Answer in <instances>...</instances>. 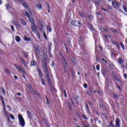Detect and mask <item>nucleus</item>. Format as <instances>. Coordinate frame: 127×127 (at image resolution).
I'll return each mask as SVG.
<instances>
[{
    "mask_svg": "<svg viewBox=\"0 0 127 127\" xmlns=\"http://www.w3.org/2000/svg\"><path fill=\"white\" fill-rule=\"evenodd\" d=\"M47 62V61L46 60V58H45L44 59L43 63V69L46 72V77L48 79V81H50V78L49 77V70L48 69V67H47V64H46V63Z\"/></svg>",
    "mask_w": 127,
    "mask_h": 127,
    "instance_id": "obj_1",
    "label": "nucleus"
},
{
    "mask_svg": "<svg viewBox=\"0 0 127 127\" xmlns=\"http://www.w3.org/2000/svg\"><path fill=\"white\" fill-rule=\"evenodd\" d=\"M60 56L62 58V63L63 65L64 68V72H67V66H68V63H67V61L66 60V59L65 57H64V56L62 55V54H60Z\"/></svg>",
    "mask_w": 127,
    "mask_h": 127,
    "instance_id": "obj_2",
    "label": "nucleus"
},
{
    "mask_svg": "<svg viewBox=\"0 0 127 127\" xmlns=\"http://www.w3.org/2000/svg\"><path fill=\"white\" fill-rule=\"evenodd\" d=\"M27 88L29 89L30 93L33 94H36L39 98H41V96H40V94H39L37 91H34L33 89H32V87H31V85L30 84H27Z\"/></svg>",
    "mask_w": 127,
    "mask_h": 127,
    "instance_id": "obj_3",
    "label": "nucleus"
},
{
    "mask_svg": "<svg viewBox=\"0 0 127 127\" xmlns=\"http://www.w3.org/2000/svg\"><path fill=\"white\" fill-rule=\"evenodd\" d=\"M18 118L20 126L22 127H24V126H25V122L24 121V119H23L22 115H21V114H18Z\"/></svg>",
    "mask_w": 127,
    "mask_h": 127,
    "instance_id": "obj_4",
    "label": "nucleus"
},
{
    "mask_svg": "<svg viewBox=\"0 0 127 127\" xmlns=\"http://www.w3.org/2000/svg\"><path fill=\"white\" fill-rule=\"evenodd\" d=\"M44 23H43L42 22H41L39 25H38V28H39L41 32L44 31Z\"/></svg>",
    "mask_w": 127,
    "mask_h": 127,
    "instance_id": "obj_5",
    "label": "nucleus"
},
{
    "mask_svg": "<svg viewBox=\"0 0 127 127\" xmlns=\"http://www.w3.org/2000/svg\"><path fill=\"white\" fill-rule=\"evenodd\" d=\"M15 68L19 71V72H22L23 74H25V71L23 70V69L22 68V67L17 65V64H15Z\"/></svg>",
    "mask_w": 127,
    "mask_h": 127,
    "instance_id": "obj_6",
    "label": "nucleus"
},
{
    "mask_svg": "<svg viewBox=\"0 0 127 127\" xmlns=\"http://www.w3.org/2000/svg\"><path fill=\"white\" fill-rule=\"evenodd\" d=\"M112 5L115 8H119L120 7V4L118 3V1L114 0L112 2Z\"/></svg>",
    "mask_w": 127,
    "mask_h": 127,
    "instance_id": "obj_7",
    "label": "nucleus"
},
{
    "mask_svg": "<svg viewBox=\"0 0 127 127\" xmlns=\"http://www.w3.org/2000/svg\"><path fill=\"white\" fill-rule=\"evenodd\" d=\"M3 113H4V115H5L6 117L8 118V117H9V114H8V112H7L5 109V104H4V106H3Z\"/></svg>",
    "mask_w": 127,
    "mask_h": 127,
    "instance_id": "obj_8",
    "label": "nucleus"
},
{
    "mask_svg": "<svg viewBox=\"0 0 127 127\" xmlns=\"http://www.w3.org/2000/svg\"><path fill=\"white\" fill-rule=\"evenodd\" d=\"M120 123H121V121H120V119H119V118H117L116 120L115 127H121V124Z\"/></svg>",
    "mask_w": 127,
    "mask_h": 127,
    "instance_id": "obj_9",
    "label": "nucleus"
},
{
    "mask_svg": "<svg viewBox=\"0 0 127 127\" xmlns=\"http://www.w3.org/2000/svg\"><path fill=\"white\" fill-rule=\"evenodd\" d=\"M20 62H21V63L23 65H24L26 68H27V67H28V66L27 65V64H26V62L23 59H20Z\"/></svg>",
    "mask_w": 127,
    "mask_h": 127,
    "instance_id": "obj_10",
    "label": "nucleus"
},
{
    "mask_svg": "<svg viewBox=\"0 0 127 127\" xmlns=\"http://www.w3.org/2000/svg\"><path fill=\"white\" fill-rule=\"evenodd\" d=\"M49 84L50 85V87L51 89V91L53 93H55V92H56V89H54V88H53V86L51 85V83H50V81H48Z\"/></svg>",
    "mask_w": 127,
    "mask_h": 127,
    "instance_id": "obj_11",
    "label": "nucleus"
},
{
    "mask_svg": "<svg viewBox=\"0 0 127 127\" xmlns=\"http://www.w3.org/2000/svg\"><path fill=\"white\" fill-rule=\"evenodd\" d=\"M31 29L34 32H36L37 28H36V26L34 24H32Z\"/></svg>",
    "mask_w": 127,
    "mask_h": 127,
    "instance_id": "obj_12",
    "label": "nucleus"
},
{
    "mask_svg": "<svg viewBox=\"0 0 127 127\" xmlns=\"http://www.w3.org/2000/svg\"><path fill=\"white\" fill-rule=\"evenodd\" d=\"M109 70L107 68H104L102 70V73L103 74V76L106 75V73H108Z\"/></svg>",
    "mask_w": 127,
    "mask_h": 127,
    "instance_id": "obj_13",
    "label": "nucleus"
},
{
    "mask_svg": "<svg viewBox=\"0 0 127 127\" xmlns=\"http://www.w3.org/2000/svg\"><path fill=\"white\" fill-rule=\"evenodd\" d=\"M21 3L24 7H25V8L28 9V6L27 5V3L23 1L21 2Z\"/></svg>",
    "mask_w": 127,
    "mask_h": 127,
    "instance_id": "obj_14",
    "label": "nucleus"
},
{
    "mask_svg": "<svg viewBox=\"0 0 127 127\" xmlns=\"http://www.w3.org/2000/svg\"><path fill=\"white\" fill-rule=\"evenodd\" d=\"M80 23L79 21H74L73 22V25L74 26H78V25H80Z\"/></svg>",
    "mask_w": 127,
    "mask_h": 127,
    "instance_id": "obj_15",
    "label": "nucleus"
},
{
    "mask_svg": "<svg viewBox=\"0 0 127 127\" xmlns=\"http://www.w3.org/2000/svg\"><path fill=\"white\" fill-rule=\"evenodd\" d=\"M28 17L29 18L30 22H31L32 24H34V19H33V18L32 17H30L29 16Z\"/></svg>",
    "mask_w": 127,
    "mask_h": 127,
    "instance_id": "obj_16",
    "label": "nucleus"
},
{
    "mask_svg": "<svg viewBox=\"0 0 127 127\" xmlns=\"http://www.w3.org/2000/svg\"><path fill=\"white\" fill-rule=\"evenodd\" d=\"M37 71L39 73V76L41 78H42V72L41 71V70L40 69V68H37Z\"/></svg>",
    "mask_w": 127,
    "mask_h": 127,
    "instance_id": "obj_17",
    "label": "nucleus"
},
{
    "mask_svg": "<svg viewBox=\"0 0 127 127\" xmlns=\"http://www.w3.org/2000/svg\"><path fill=\"white\" fill-rule=\"evenodd\" d=\"M27 114L28 118H29V119H32L31 117H32V113H31L29 111H27Z\"/></svg>",
    "mask_w": 127,
    "mask_h": 127,
    "instance_id": "obj_18",
    "label": "nucleus"
},
{
    "mask_svg": "<svg viewBox=\"0 0 127 127\" xmlns=\"http://www.w3.org/2000/svg\"><path fill=\"white\" fill-rule=\"evenodd\" d=\"M86 107L85 108L86 109V112L88 114H90V109H89V106H88V104L85 103Z\"/></svg>",
    "mask_w": 127,
    "mask_h": 127,
    "instance_id": "obj_19",
    "label": "nucleus"
},
{
    "mask_svg": "<svg viewBox=\"0 0 127 127\" xmlns=\"http://www.w3.org/2000/svg\"><path fill=\"white\" fill-rule=\"evenodd\" d=\"M12 23H13V24H14V25H15L16 26V27H19V24L16 22L15 20H13V21H12Z\"/></svg>",
    "mask_w": 127,
    "mask_h": 127,
    "instance_id": "obj_20",
    "label": "nucleus"
},
{
    "mask_svg": "<svg viewBox=\"0 0 127 127\" xmlns=\"http://www.w3.org/2000/svg\"><path fill=\"white\" fill-rule=\"evenodd\" d=\"M15 39L17 42H20L21 39H20V37L19 36H17L15 37Z\"/></svg>",
    "mask_w": 127,
    "mask_h": 127,
    "instance_id": "obj_21",
    "label": "nucleus"
},
{
    "mask_svg": "<svg viewBox=\"0 0 127 127\" xmlns=\"http://www.w3.org/2000/svg\"><path fill=\"white\" fill-rule=\"evenodd\" d=\"M119 64H123L124 63V59L122 58H120L118 60Z\"/></svg>",
    "mask_w": 127,
    "mask_h": 127,
    "instance_id": "obj_22",
    "label": "nucleus"
},
{
    "mask_svg": "<svg viewBox=\"0 0 127 127\" xmlns=\"http://www.w3.org/2000/svg\"><path fill=\"white\" fill-rule=\"evenodd\" d=\"M23 13H24V14H25V15L26 16H27L28 17H29L30 15H29V14L28 13V12H27V11L24 10Z\"/></svg>",
    "mask_w": 127,
    "mask_h": 127,
    "instance_id": "obj_23",
    "label": "nucleus"
},
{
    "mask_svg": "<svg viewBox=\"0 0 127 127\" xmlns=\"http://www.w3.org/2000/svg\"><path fill=\"white\" fill-rule=\"evenodd\" d=\"M72 100H74V101L75 102V103H77V100H78V97H77V96H74L73 97V99H70L71 102H72Z\"/></svg>",
    "mask_w": 127,
    "mask_h": 127,
    "instance_id": "obj_24",
    "label": "nucleus"
},
{
    "mask_svg": "<svg viewBox=\"0 0 127 127\" xmlns=\"http://www.w3.org/2000/svg\"><path fill=\"white\" fill-rule=\"evenodd\" d=\"M31 66H35V65H36V62L35 61H32L31 62Z\"/></svg>",
    "mask_w": 127,
    "mask_h": 127,
    "instance_id": "obj_25",
    "label": "nucleus"
},
{
    "mask_svg": "<svg viewBox=\"0 0 127 127\" xmlns=\"http://www.w3.org/2000/svg\"><path fill=\"white\" fill-rule=\"evenodd\" d=\"M68 23H69V25H73L74 21L73 20H69L68 21Z\"/></svg>",
    "mask_w": 127,
    "mask_h": 127,
    "instance_id": "obj_26",
    "label": "nucleus"
},
{
    "mask_svg": "<svg viewBox=\"0 0 127 127\" xmlns=\"http://www.w3.org/2000/svg\"><path fill=\"white\" fill-rule=\"evenodd\" d=\"M36 7H37V8H42V5L41 3H38L36 5Z\"/></svg>",
    "mask_w": 127,
    "mask_h": 127,
    "instance_id": "obj_27",
    "label": "nucleus"
},
{
    "mask_svg": "<svg viewBox=\"0 0 127 127\" xmlns=\"http://www.w3.org/2000/svg\"><path fill=\"white\" fill-rule=\"evenodd\" d=\"M20 21L23 25H26V22H25L23 19H21Z\"/></svg>",
    "mask_w": 127,
    "mask_h": 127,
    "instance_id": "obj_28",
    "label": "nucleus"
},
{
    "mask_svg": "<svg viewBox=\"0 0 127 127\" xmlns=\"http://www.w3.org/2000/svg\"><path fill=\"white\" fill-rule=\"evenodd\" d=\"M47 30H48V31H49V32H51V31H52V29L51 28V27H50V26H48L47 27Z\"/></svg>",
    "mask_w": 127,
    "mask_h": 127,
    "instance_id": "obj_29",
    "label": "nucleus"
},
{
    "mask_svg": "<svg viewBox=\"0 0 127 127\" xmlns=\"http://www.w3.org/2000/svg\"><path fill=\"white\" fill-rule=\"evenodd\" d=\"M42 32H43V33L44 37H45V39H46V40H47V39H47V36H46V34L45 33V31H44Z\"/></svg>",
    "mask_w": 127,
    "mask_h": 127,
    "instance_id": "obj_30",
    "label": "nucleus"
},
{
    "mask_svg": "<svg viewBox=\"0 0 127 127\" xmlns=\"http://www.w3.org/2000/svg\"><path fill=\"white\" fill-rule=\"evenodd\" d=\"M52 46V44L51 43V42H48V48L49 50L51 49Z\"/></svg>",
    "mask_w": 127,
    "mask_h": 127,
    "instance_id": "obj_31",
    "label": "nucleus"
},
{
    "mask_svg": "<svg viewBox=\"0 0 127 127\" xmlns=\"http://www.w3.org/2000/svg\"><path fill=\"white\" fill-rule=\"evenodd\" d=\"M79 15L81 17H84V16H85V14L84 13L79 12Z\"/></svg>",
    "mask_w": 127,
    "mask_h": 127,
    "instance_id": "obj_32",
    "label": "nucleus"
},
{
    "mask_svg": "<svg viewBox=\"0 0 127 127\" xmlns=\"http://www.w3.org/2000/svg\"><path fill=\"white\" fill-rule=\"evenodd\" d=\"M24 40H25V41H30V39L27 37H24Z\"/></svg>",
    "mask_w": 127,
    "mask_h": 127,
    "instance_id": "obj_33",
    "label": "nucleus"
},
{
    "mask_svg": "<svg viewBox=\"0 0 127 127\" xmlns=\"http://www.w3.org/2000/svg\"><path fill=\"white\" fill-rule=\"evenodd\" d=\"M71 61L72 62H73V63L74 64V65L75 64H76V62H77V60H76V59H75L74 58L71 59Z\"/></svg>",
    "mask_w": 127,
    "mask_h": 127,
    "instance_id": "obj_34",
    "label": "nucleus"
},
{
    "mask_svg": "<svg viewBox=\"0 0 127 127\" xmlns=\"http://www.w3.org/2000/svg\"><path fill=\"white\" fill-rule=\"evenodd\" d=\"M9 116L12 120H14V116L12 115L11 114H9Z\"/></svg>",
    "mask_w": 127,
    "mask_h": 127,
    "instance_id": "obj_35",
    "label": "nucleus"
},
{
    "mask_svg": "<svg viewBox=\"0 0 127 127\" xmlns=\"http://www.w3.org/2000/svg\"><path fill=\"white\" fill-rule=\"evenodd\" d=\"M0 100H2V104L3 105V106H4L5 104H4V101L3 100V98L1 96L0 97Z\"/></svg>",
    "mask_w": 127,
    "mask_h": 127,
    "instance_id": "obj_36",
    "label": "nucleus"
},
{
    "mask_svg": "<svg viewBox=\"0 0 127 127\" xmlns=\"http://www.w3.org/2000/svg\"><path fill=\"white\" fill-rule=\"evenodd\" d=\"M5 73H7L8 74H9L10 71L8 70V69L6 68L4 70Z\"/></svg>",
    "mask_w": 127,
    "mask_h": 127,
    "instance_id": "obj_37",
    "label": "nucleus"
},
{
    "mask_svg": "<svg viewBox=\"0 0 127 127\" xmlns=\"http://www.w3.org/2000/svg\"><path fill=\"white\" fill-rule=\"evenodd\" d=\"M22 54L25 56V57H26V58H27V54L26 53L23 52Z\"/></svg>",
    "mask_w": 127,
    "mask_h": 127,
    "instance_id": "obj_38",
    "label": "nucleus"
},
{
    "mask_svg": "<svg viewBox=\"0 0 127 127\" xmlns=\"http://www.w3.org/2000/svg\"><path fill=\"white\" fill-rule=\"evenodd\" d=\"M89 28L91 30H93L94 28L93 27V26H92V24H89Z\"/></svg>",
    "mask_w": 127,
    "mask_h": 127,
    "instance_id": "obj_39",
    "label": "nucleus"
},
{
    "mask_svg": "<svg viewBox=\"0 0 127 127\" xmlns=\"http://www.w3.org/2000/svg\"><path fill=\"white\" fill-rule=\"evenodd\" d=\"M71 72L72 76H73V77H75V72L73 70H71Z\"/></svg>",
    "mask_w": 127,
    "mask_h": 127,
    "instance_id": "obj_40",
    "label": "nucleus"
},
{
    "mask_svg": "<svg viewBox=\"0 0 127 127\" xmlns=\"http://www.w3.org/2000/svg\"><path fill=\"white\" fill-rule=\"evenodd\" d=\"M123 8H124L125 11L126 12H127V7H126L125 5H123Z\"/></svg>",
    "mask_w": 127,
    "mask_h": 127,
    "instance_id": "obj_41",
    "label": "nucleus"
},
{
    "mask_svg": "<svg viewBox=\"0 0 127 127\" xmlns=\"http://www.w3.org/2000/svg\"><path fill=\"white\" fill-rule=\"evenodd\" d=\"M114 79H115V80H117L118 81H119V77H118V76L117 75H115L113 76Z\"/></svg>",
    "mask_w": 127,
    "mask_h": 127,
    "instance_id": "obj_42",
    "label": "nucleus"
},
{
    "mask_svg": "<svg viewBox=\"0 0 127 127\" xmlns=\"http://www.w3.org/2000/svg\"><path fill=\"white\" fill-rule=\"evenodd\" d=\"M0 90L2 91V93H3V94H5V92H4V89H3V87H1Z\"/></svg>",
    "mask_w": 127,
    "mask_h": 127,
    "instance_id": "obj_43",
    "label": "nucleus"
},
{
    "mask_svg": "<svg viewBox=\"0 0 127 127\" xmlns=\"http://www.w3.org/2000/svg\"><path fill=\"white\" fill-rule=\"evenodd\" d=\"M111 30H112L113 32H118V31H117V30L115 29L114 28H111Z\"/></svg>",
    "mask_w": 127,
    "mask_h": 127,
    "instance_id": "obj_44",
    "label": "nucleus"
},
{
    "mask_svg": "<svg viewBox=\"0 0 127 127\" xmlns=\"http://www.w3.org/2000/svg\"><path fill=\"white\" fill-rule=\"evenodd\" d=\"M41 81L43 85H45V80L44 79H41Z\"/></svg>",
    "mask_w": 127,
    "mask_h": 127,
    "instance_id": "obj_45",
    "label": "nucleus"
},
{
    "mask_svg": "<svg viewBox=\"0 0 127 127\" xmlns=\"http://www.w3.org/2000/svg\"><path fill=\"white\" fill-rule=\"evenodd\" d=\"M107 8H108L109 9H112L113 7L112 6H111V5H108L107 6Z\"/></svg>",
    "mask_w": 127,
    "mask_h": 127,
    "instance_id": "obj_46",
    "label": "nucleus"
},
{
    "mask_svg": "<svg viewBox=\"0 0 127 127\" xmlns=\"http://www.w3.org/2000/svg\"><path fill=\"white\" fill-rule=\"evenodd\" d=\"M82 118H83V119H84V120H87V117L86 116V115H82Z\"/></svg>",
    "mask_w": 127,
    "mask_h": 127,
    "instance_id": "obj_47",
    "label": "nucleus"
},
{
    "mask_svg": "<svg viewBox=\"0 0 127 127\" xmlns=\"http://www.w3.org/2000/svg\"><path fill=\"white\" fill-rule=\"evenodd\" d=\"M88 17L89 19H93V16L89 15L88 16Z\"/></svg>",
    "mask_w": 127,
    "mask_h": 127,
    "instance_id": "obj_48",
    "label": "nucleus"
},
{
    "mask_svg": "<svg viewBox=\"0 0 127 127\" xmlns=\"http://www.w3.org/2000/svg\"><path fill=\"white\" fill-rule=\"evenodd\" d=\"M96 69L97 70H100V64H97L96 66Z\"/></svg>",
    "mask_w": 127,
    "mask_h": 127,
    "instance_id": "obj_49",
    "label": "nucleus"
},
{
    "mask_svg": "<svg viewBox=\"0 0 127 127\" xmlns=\"http://www.w3.org/2000/svg\"><path fill=\"white\" fill-rule=\"evenodd\" d=\"M120 45H121L123 49H125V46H124V44H123V42L120 43Z\"/></svg>",
    "mask_w": 127,
    "mask_h": 127,
    "instance_id": "obj_50",
    "label": "nucleus"
},
{
    "mask_svg": "<svg viewBox=\"0 0 127 127\" xmlns=\"http://www.w3.org/2000/svg\"><path fill=\"white\" fill-rule=\"evenodd\" d=\"M97 93H98V94H99V95H102V92L101 90H98Z\"/></svg>",
    "mask_w": 127,
    "mask_h": 127,
    "instance_id": "obj_51",
    "label": "nucleus"
},
{
    "mask_svg": "<svg viewBox=\"0 0 127 127\" xmlns=\"http://www.w3.org/2000/svg\"><path fill=\"white\" fill-rule=\"evenodd\" d=\"M102 62H105V63H106L107 64V63H108V62H107V61L105 60V59L103 58L102 59Z\"/></svg>",
    "mask_w": 127,
    "mask_h": 127,
    "instance_id": "obj_52",
    "label": "nucleus"
},
{
    "mask_svg": "<svg viewBox=\"0 0 127 127\" xmlns=\"http://www.w3.org/2000/svg\"><path fill=\"white\" fill-rule=\"evenodd\" d=\"M101 9H102L103 10H104V11H109V10L107 9H105L103 7H101Z\"/></svg>",
    "mask_w": 127,
    "mask_h": 127,
    "instance_id": "obj_53",
    "label": "nucleus"
},
{
    "mask_svg": "<svg viewBox=\"0 0 127 127\" xmlns=\"http://www.w3.org/2000/svg\"><path fill=\"white\" fill-rule=\"evenodd\" d=\"M84 88H88V84H87V83H84L83 85Z\"/></svg>",
    "mask_w": 127,
    "mask_h": 127,
    "instance_id": "obj_54",
    "label": "nucleus"
},
{
    "mask_svg": "<svg viewBox=\"0 0 127 127\" xmlns=\"http://www.w3.org/2000/svg\"><path fill=\"white\" fill-rule=\"evenodd\" d=\"M124 77L125 79H127V73H124Z\"/></svg>",
    "mask_w": 127,
    "mask_h": 127,
    "instance_id": "obj_55",
    "label": "nucleus"
},
{
    "mask_svg": "<svg viewBox=\"0 0 127 127\" xmlns=\"http://www.w3.org/2000/svg\"><path fill=\"white\" fill-rule=\"evenodd\" d=\"M46 4L48 6V9H50V6H49V4H48L47 2H46Z\"/></svg>",
    "mask_w": 127,
    "mask_h": 127,
    "instance_id": "obj_56",
    "label": "nucleus"
},
{
    "mask_svg": "<svg viewBox=\"0 0 127 127\" xmlns=\"http://www.w3.org/2000/svg\"><path fill=\"white\" fill-rule=\"evenodd\" d=\"M10 6V5H9V4H6V8H9Z\"/></svg>",
    "mask_w": 127,
    "mask_h": 127,
    "instance_id": "obj_57",
    "label": "nucleus"
},
{
    "mask_svg": "<svg viewBox=\"0 0 127 127\" xmlns=\"http://www.w3.org/2000/svg\"><path fill=\"white\" fill-rule=\"evenodd\" d=\"M114 97L117 100H118V96H117V94H114Z\"/></svg>",
    "mask_w": 127,
    "mask_h": 127,
    "instance_id": "obj_58",
    "label": "nucleus"
},
{
    "mask_svg": "<svg viewBox=\"0 0 127 127\" xmlns=\"http://www.w3.org/2000/svg\"><path fill=\"white\" fill-rule=\"evenodd\" d=\"M102 116H103V117H104V118H107V115H106V114H105V113H102Z\"/></svg>",
    "mask_w": 127,
    "mask_h": 127,
    "instance_id": "obj_59",
    "label": "nucleus"
},
{
    "mask_svg": "<svg viewBox=\"0 0 127 127\" xmlns=\"http://www.w3.org/2000/svg\"><path fill=\"white\" fill-rule=\"evenodd\" d=\"M11 30H12V31H14V26H11Z\"/></svg>",
    "mask_w": 127,
    "mask_h": 127,
    "instance_id": "obj_60",
    "label": "nucleus"
},
{
    "mask_svg": "<svg viewBox=\"0 0 127 127\" xmlns=\"http://www.w3.org/2000/svg\"><path fill=\"white\" fill-rule=\"evenodd\" d=\"M37 36L39 39H40V34H39L38 33H37Z\"/></svg>",
    "mask_w": 127,
    "mask_h": 127,
    "instance_id": "obj_61",
    "label": "nucleus"
},
{
    "mask_svg": "<svg viewBox=\"0 0 127 127\" xmlns=\"http://www.w3.org/2000/svg\"><path fill=\"white\" fill-rule=\"evenodd\" d=\"M7 108H9V109L8 110V111H11V108H10V107H9V106L7 105Z\"/></svg>",
    "mask_w": 127,
    "mask_h": 127,
    "instance_id": "obj_62",
    "label": "nucleus"
},
{
    "mask_svg": "<svg viewBox=\"0 0 127 127\" xmlns=\"http://www.w3.org/2000/svg\"><path fill=\"white\" fill-rule=\"evenodd\" d=\"M110 127H114V125L113 124V123H112V122H110Z\"/></svg>",
    "mask_w": 127,
    "mask_h": 127,
    "instance_id": "obj_63",
    "label": "nucleus"
},
{
    "mask_svg": "<svg viewBox=\"0 0 127 127\" xmlns=\"http://www.w3.org/2000/svg\"><path fill=\"white\" fill-rule=\"evenodd\" d=\"M87 94L88 96H91V93H90L89 91H87Z\"/></svg>",
    "mask_w": 127,
    "mask_h": 127,
    "instance_id": "obj_64",
    "label": "nucleus"
}]
</instances>
